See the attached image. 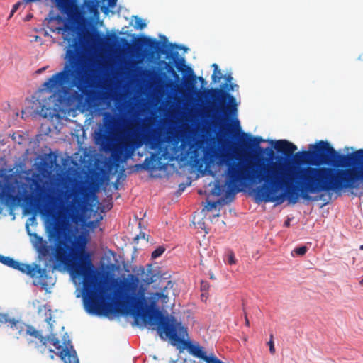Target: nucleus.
Segmentation results:
<instances>
[{
    "label": "nucleus",
    "mask_w": 363,
    "mask_h": 363,
    "mask_svg": "<svg viewBox=\"0 0 363 363\" xmlns=\"http://www.w3.org/2000/svg\"><path fill=\"white\" fill-rule=\"evenodd\" d=\"M159 257V247L156 248L152 253V257L155 259Z\"/></svg>",
    "instance_id": "obj_30"
},
{
    "label": "nucleus",
    "mask_w": 363,
    "mask_h": 363,
    "mask_svg": "<svg viewBox=\"0 0 363 363\" xmlns=\"http://www.w3.org/2000/svg\"><path fill=\"white\" fill-rule=\"evenodd\" d=\"M182 50L185 53L188 48L169 43L165 35L160 34V58H164L163 60H160V98L164 90L174 95L178 93L177 82L179 80V77L174 67L184 74L182 85L186 96L195 92L197 78L193 69L186 65L184 57L179 54V50Z\"/></svg>",
    "instance_id": "obj_5"
},
{
    "label": "nucleus",
    "mask_w": 363,
    "mask_h": 363,
    "mask_svg": "<svg viewBox=\"0 0 363 363\" xmlns=\"http://www.w3.org/2000/svg\"><path fill=\"white\" fill-rule=\"evenodd\" d=\"M13 200H16L17 199L16 196H12Z\"/></svg>",
    "instance_id": "obj_43"
},
{
    "label": "nucleus",
    "mask_w": 363,
    "mask_h": 363,
    "mask_svg": "<svg viewBox=\"0 0 363 363\" xmlns=\"http://www.w3.org/2000/svg\"><path fill=\"white\" fill-rule=\"evenodd\" d=\"M191 363H199V362H196L195 360H192Z\"/></svg>",
    "instance_id": "obj_44"
},
{
    "label": "nucleus",
    "mask_w": 363,
    "mask_h": 363,
    "mask_svg": "<svg viewBox=\"0 0 363 363\" xmlns=\"http://www.w3.org/2000/svg\"><path fill=\"white\" fill-rule=\"evenodd\" d=\"M238 89V84L226 83L221 86V89H209L202 92L212 118L216 119L220 128L225 126L234 132H240L241 130L238 118V104L235 98L225 90L235 91Z\"/></svg>",
    "instance_id": "obj_6"
},
{
    "label": "nucleus",
    "mask_w": 363,
    "mask_h": 363,
    "mask_svg": "<svg viewBox=\"0 0 363 363\" xmlns=\"http://www.w3.org/2000/svg\"><path fill=\"white\" fill-rule=\"evenodd\" d=\"M360 250H363V245L360 246Z\"/></svg>",
    "instance_id": "obj_48"
},
{
    "label": "nucleus",
    "mask_w": 363,
    "mask_h": 363,
    "mask_svg": "<svg viewBox=\"0 0 363 363\" xmlns=\"http://www.w3.org/2000/svg\"><path fill=\"white\" fill-rule=\"evenodd\" d=\"M21 5V4L20 2H18L16 3V4L13 5L12 9H11V15H13L14 12H16L17 11V9H18V7Z\"/></svg>",
    "instance_id": "obj_29"
},
{
    "label": "nucleus",
    "mask_w": 363,
    "mask_h": 363,
    "mask_svg": "<svg viewBox=\"0 0 363 363\" xmlns=\"http://www.w3.org/2000/svg\"><path fill=\"white\" fill-rule=\"evenodd\" d=\"M285 225H286V226H288V225H289V220H288V221H286V222H285Z\"/></svg>",
    "instance_id": "obj_40"
},
{
    "label": "nucleus",
    "mask_w": 363,
    "mask_h": 363,
    "mask_svg": "<svg viewBox=\"0 0 363 363\" xmlns=\"http://www.w3.org/2000/svg\"><path fill=\"white\" fill-rule=\"evenodd\" d=\"M218 159V164H225L226 170V194L234 196L241 191L240 186H245L246 182L259 183L264 184L257 186L254 189L255 199L258 201L277 202L281 203L284 201V196H277L275 184L273 179L266 173L267 164H262L256 169L247 168L245 160H239L238 162H230L227 157L223 154H218L213 147L206 148L203 151V160L206 167H209L214 161Z\"/></svg>",
    "instance_id": "obj_4"
},
{
    "label": "nucleus",
    "mask_w": 363,
    "mask_h": 363,
    "mask_svg": "<svg viewBox=\"0 0 363 363\" xmlns=\"http://www.w3.org/2000/svg\"><path fill=\"white\" fill-rule=\"evenodd\" d=\"M186 361H187V360H186V359H183V360H182V363H186Z\"/></svg>",
    "instance_id": "obj_41"
},
{
    "label": "nucleus",
    "mask_w": 363,
    "mask_h": 363,
    "mask_svg": "<svg viewBox=\"0 0 363 363\" xmlns=\"http://www.w3.org/2000/svg\"><path fill=\"white\" fill-rule=\"evenodd\" d=\"M104 123L105 126L104 131H100L98 133L97 140L101 144L103 150L106 151H112L113 155L118 156L122 155L125 151L128 155L132 154L136 145L134 138L135 130L132 127H128L121 133L118 143L113 145L112 136L115 133L118 120L113 115L106 113L104 117Z\"/></svg>",
    "instance_id": "obj_7"
},
{
    "label": "nucleus",
    "mask_w": 363,
    "mask_h": 363,
    "mask_svg": "<svg viewBox=\"0 0 363 363\" xmlns=\"http://www.w3.org/2000/svg\"><path fill=\"white\" fill-rule=\"evenodd\" d=\"M178 132L182 142V145H184L186 141H189L192 138V133H187L182 126L178 128Z\"/></svg>",
    "instance_id": "obj_19"
},
{
    "label": "nucleus",
    "mask_w": 363,
    "mask_h": 363,
    "mask_svg": "<svg viewBox=\"0 0 363 363\" xmlns=\"http://www.w3.org/2000/svg\"><path fill=\"white\" fill-rule=\"evenodd\" d=\"M104 24H63V26L50 27V30L62 35L69 44L66 51L65 63L62 69L48 79L43 84L44 91L54 98L55 105L68 106L89 95L94 84L91 71L86 69L80 49L81 28H96Z\"/></svg>",
    "instance_id": "obj_3"
},
{
    "label": "nucleus",
    "mask_w": 363,
    "mask_h": 363,
    "mask_svg": "<svg viewBox=\"0 0 363 363\" xmlns=\"http://www.w3.org/2000/svg\"><path fill=\"white\" fill-rule=\"evenodd\" d=\"M147 273L145 274V277H143L144 272H143V274H142V276H143L142 279L147 284H150L153 283L154 281H156V279H155L156 274H154L153 272H152V264H148L147 265Z\"/></svg>",
    "instance_id": "obj_18"
},
{
    "label": "nucleus",
    "mask_w": 363,
    "mask_h": 363,
    "mask_svg": "<svg viewBox=\"0 0 363 363\" xmlns=\"http://www.w3.org/2000/svg\"><path fill=\"white\" fill-rule=\"evenodd\" d=\"M44 69H45V67H43V69H40L39 72H40L41 71H44Z\"/></svg>",
    "instance_id": "obj_45"
},
{
    "label": "nucleus",
    "mask_w": 363,
    "mask_h": 363,
    "mask_svg": "<svg viewBox=\"0 0 363 363\" xmlns=\"http://www.w3.org/2000/svg\"><path fill=\"white\" fill-rule=\"evenodd\" d=\"M218 202L215 201H208L207 206H206V208L207 211H212L213 208H216L217 207Z\"/></svg>",
    "instance_id": "obj_27"
},
{
    "label": "nucleus",
    "mask_w": 363,
    "mask_h": 363,
    "mask_svg": "<svg viewBox=\"0 0 363 363\" xmlns=\"http://www.w3.org/2000/svg\"><path fill=\"white\" fill-rule=\"evenodd\" d=\"M0 323L7 324L14 332V334L17 335V338H18V336L26 337L28 328L32 326L31 325L25 324L15 318H11L7 314L4 313H0Z\"/></svg>",
    "instance_id": "obj_14"
},
{
    "label": "nucleus",
    "mask_w": 363,
    "mask_h": 363,
    "mask_svg": "<svg viewBox=\"0 0 363 363\" xmlns=\"http://www.w3.org/2000/svg\"><path fill=\"white\" fill-rule=\"evenodd\" d=\"M140 238H145V233H140V235H136V236L134 238V241H135V242H138V240L140 239Z\"/></svg>",
    "instance_id": "obj_31"
},
{
    "label": "nucleus",
    "mask_w": 363,
    "mask_h": 363,
    "mask_svg": "<svg viewBox=\"0 0 363 363\" xmlns=\"http://www.w3.org/2000/svg\"><path fill=\"white\" fill-rule=\"evenodd\" d=\"M239 142L242 149L250 152H262L260 144L264 142L269 143L277 152H281L285 155H291L297 150L296 145L286 140H266L262 137H252L243 132L240 134Z\"/></svg>",
    "instance_id": "obj_11"
},
{
    "label": "nucleus",
    "mask_w": 363,
    "mask_h": 363,
    "mask_svg": "<svg viewBox=\"0 0 363 363\" xmlns=\"http://www.w3.org/2000/svg\"><path fill=\"white\" fill-rule=\"evenodd\" d=\"M208 173H209L210 175H212V176L214 175V174L211 171H208Z\"/></svg>",
    "instance_id": "obj_39"
},
{
    "label": "nucleus",
    "mask_w": 363,
    "mask_h": 363,
    "mask_svg": "<svg viewBox=\"0 0 363 363\" xmlns=\"http://www.w3.org/2000/svg\"><path fill=\"white\" fill-rule=\"evenodd\" d=\"M267 345L269 346L270 353L274 354L275 353L276 350H275V347H274V343L273 341V335L272 334L270 335V340L267 342Z\"/></svg>",
    "instance_id": "obj_25"
},
{
    "label": "nucleus",
    "mask_w": 363,
    "mask_h": 363,
    "mask_svg": "<svg viewBox=\"0 0 363 363\" xmlns=\"http://www.w3.org/2000/svg\"><path fill=\"white\" fill-rule=\"evenodd\" d=\"M48 337L49 339V345H53L55 347V348L58 350V352H60L62 349H65L61 345V342H60V340L55 336V335L50 334V335H48Z\"/></svg>",
    "instance_id": "obj_20"
},
{
    "label": "nucleus",
    "mask_w": 363,
    "mask_h": 363,
    "mask_svg": "<svg viewBox=\"0 0 363 363\" xmlns=\"http://www.w3.org/2000/svg\"><path fill=\"white\" fill-rule=\"evenodd\" d=\"M183 115H184L183 113H180V114L179 115V116L182 117V116H183Z\"/></svg>",
    "instance_id": "obj_47"
},
{
    "label": "nucleus",
    "mask_w": 363,
    "mask_h": 363,
    "mask_svg": "<svg viewBox=\"0 0 363 363\" xmlns=\"http://www.w3.org/2000/svg\"><path fill=\"white\" fill-rule=\"evenodd\" d=\"M152 48L155 55L152 78V146L155 152L145 159L142 168L147 170L151 177H157L153 175V171L157 169L156 165L159 163V40L152 43Z\"/></svg>",
    "instance_id": "obj_8"
},
{
    "label": "nucleus",
    "mask_w": 363,
    "mask_h": 363,
    "mask_svg": "<svg viewBox=\"0 0 363 363\" xmlns=\"http://www.w3.org/2000/svg\"><path fill=\"white\" fill-rule=\"evenodd\" d=\"M51 358H52V359H53V358H54V355H53V354H52V355H51Z\"/></svg>",
    "instance_id": "obj_50"
},
{
    "label": "nucleus",
    "mask_w": 363,
    "mask_h": 363,
    "mask_svg": "<svg viewBox=\"0 0 363 363\" xmlns=\"http://www.w3.org/2000/svg\"><path fill=\"white\" fill-rule=\"evenodd\" d=\"M212 67H213V73L212 74V81L214 83H218L220 82V79L223 77V74L220 70L218 68V66L216 64H213Z\"/></svg>",
    "instance_id": "obj_21"
},
{
    "label": "nucleus",
    "mask_w": 363,
    "mask_h": 363,
    "mask_svg": "<svg viewBox=\"0 0 363 363\" xmlns=\"http://www.w3.org/2000/svg\"><path fill=\"white\" fill-rule=\"evenodd\" d=\"M306 251H307V247L306 246L298 247L295 248V250H294L295 253L300 256L305 255Z\"/></svg>",
    "instance_id": "obj_26"
},
{
    "label": "nucleus",
    "mask_w": 363,
    "mask_h": 363,
    "mask_svg": "<svg viewBox=\"0 0 363 363\" xmlns=\"http://www.w3.org/2000/svg\"><path fill=\"white\" fill-rule=\"evenodd\" d=\"M57 354L65 363H79L75 351L71 352L68 349H62Z\"/></svg>",
    "instance_id": "obj_17"
},
{
    "label": "nucleus",
    "mask_w": 363,
    "mask_h": 363,
    "mask_svg": "<svg viewBox=\"0 0 363 363\" xmlns=\"http://www.w3.org/2000/svg\"><path fill=\"white\" fill-rule=\"evenodd\" d=\"M155 295H156V296H159V293H158V292H156V293H155Z\"/></svg>",
    "instance_id": "obj_49"
},
{
    "label": "nucleus",
    "mask_w": 363,
    "mask_h": 363,
    "mask_svg": "<svg viewBox=\"0 0 363 363\" xmlns=\"http://www.w3.org/2000/svg\"><path fill=\"white\" fill-rule=\"evenodd\" d=\"M154 359H157V357L155 356L153 357Z\"/></svg>",
    "instance_id": "obj_51"
},
{
    "label": "nucleus",
    "mask_w": 363,
    "mask_h": 363,
    "mask_svg": "<svg viewBox=\"0 0 363 363\" xmlns=\"http://www.w3.org/2000/svg\"><path fill=\"white\" fill-rule=\"evenodd\" d=\"M326 141L311 145V151L295 153L284 162L268 164L266 173L273 179L277 193L285 187L284 196L295 204L299 198L311 200L310 194L358 189L363 183V167L357 169H336L329 167H301V164H323Z\"/></svg>",
    "instance_id": "obj_2"
},
{
    "label": "nucleus",
    "mask_w": 363,
    "mask_h": 363,
    "mask_svg": "<svg viewBox=\"0 0 363 363\" xmlns=\"http://www.w3.org/2000/svg\"><path fill=\"white\" fill-rule=\"evenodd\" d=\"M38 239L41 242V245L38 247L39 252L43 256L48 255L50 252L49 247L45 243H43V238L41 237H39Z\"/></svg>",
    "instance_id": "obj_22"
},
{
    "label": "nucleus",
    "mask_w": 363,
    "mask_h": 363,
    "mask_svg": "<svg viewBox=\"0 0 363 363\" xmlns=\"http://www.w3.org/2000/svg\"><path fill=\"white\" fill-rule=\"evenodd\" d=\"M360 284H361L362 285H363V278H362V280L360 281Z\"/></svg>",
    "instance_id": "obj_42"
},
{
    "label": "nucleus",
    "mask_w": 363,
    "mask_h": 363,
    "mask_svg": "<svg viewBox=\"0 0 363 363\" xmlns=\"http://www.w3.org/2000/svg\"><path fill=\"white\" fill-rule=\"evenodd\" d=\"M30 108L33 113L43 118H52L54 116L55 109L50 106H48L45 101H40V99H33Z\"/></svg>",
    "instance_id": "obj_15"
},
{
    "label": "nucleus",
    "mask_w": 363,
    "mask_h": 363,
    "mask_svg": "<svg viewBox=\"0 0 363 363\" xmlns=\"http://www.w3.org/2000/svg\"><path fill=\"white\" fill-rule=\"evenodd\" d=\"M133 17L135 18V23H145L143 19H141L140 18H139V17H138L136 16H134Z\"/></svg>",
    "instance_id": "obj_34"
},
{
    "label": "nucleus",
    "mask_w": 363,
    "mask_h": 363,
    "mask_svg": "<svg viewBox=\"0 0 363 363\" xmlns=\"http://www.w3.org/2000/svg\"><path fill=\"white\" fill-rule=\"evenodd\" d=\"M225 261L228 264H234L236 263L234 253L232 251H228L225 255Z\"/></svg>",
    "instance_id": "obj_23"
},
{
    "label": "nucleus",
    "mask_w": 363,
    "mask_h": 363,
    "mask_svg": "<svg viewBox=\"0 0 363 363\" xmlns=\"http://www.w3.org/2000/svg\"><path fill=\"white\" fill-rule=\"evenodd\" d=\"M98 188L99 184L94 182L80 184L73 190L72 201L67 213L59 211L54 215L55 220L49 233L50 237L57 240L55 259L60 264H66L72 255L70 269L74 277L82 278L84 304L89 313L131 315L135 325L147 327L159 333V307L155 301L127 294L117 280L113 293L106 294L107 289L102 285L92 263L91 255L86 250L85 243L79 244L77 250H74L61 240L65 221L68 218L74 220L79 217Z\"/></svg>",
    "instance_id": "obj_1"
},
{
    "label": "nucleus",
    "mask_w": 363,
    "mask_h": 363,
    "mask_svg": "<svg viewBox=\"0 0 363 363\" xmlns=\"http://www.w3.org/2000/svg\"><path fill=\"white\" fill-rule=\"evenodd\" d=\"M224 77H225V79L226 80L227 84L231 83V82L233 80V77L231 76V74H226V75H225Z\"/></svg>",
    "instance_id": "obj_32"
},
{
    "label": "nucleus",
    "mask_w": 363,
    "mask_h": 363,
    "mask_svg": "<svg viewBox=\"0 0 363 363\" xmlns=\"http://www.w3.org/2000/svg\"><path fill=\"white\" fill-rule=\"evenodd\" d=\"M146 26L147 24H134V27L136 29H143Z\"/></svg>",
    "instance_id": "obj_33"
},
{
    "label": "nucleus",
    "mask_w": 363,
    "mask_h": 363,
    "mask_svg": "<svg viewBox=\"0 0 363 363\" xmlns=\"http://www.w3.org/2000/svg\"><path fill=\"white\" fill-rule=\"evenodd\" d=\"M164 250H165L164 247H163L162 246L160 245V255H162V254L164 252Z\"/></svg>",
    "instance_id": "obj_36"
},
{
    "label": "nucleus",
    "mask_w": 363,
    "mask_h": 363,
    "mask_svg": "<svg viewBox=\"0 0 363 363\" xmlns=\"http://www.w3.org/2000/svg\"><path fill=\"white\" fill-rule=\"evenodd\" d=\"M323 164H331L333 167H347L352 166L351 169L363 167V149L358 150L347 155L338 154L335 150L326 142Z\"/></svg>",
    "instance_id": "obj_12"
},
{
    "label": "nucleus",
    "mask_w": 363,
    "mask_h": 363,
    "mask_svg": "<svg viewBox=\"0 0 363 363\" xmlns=\"http://www.w3.org/2000/svg\"><path fill=\"white\" fill-rule=\"evenodd\" d=\"M201 287V291H203L202 294H201V298H202L203 301H204L205 300L204 298H206V294H205L204 291L208 288V284L206 283V282H202Z\"/></svg>",
    "instance_id": "obj_28"
},
{
    "label": "nucleus",
    "mask_w": 363,
    "mask_h": 363,
    "mask_svg": "<svg viewBox=\"0 0 363 363\" xmlns=\"http://www.w3.org/2000/svg\"><path fill=\"white\" fill-rule=\"evenodd\" d=\"M166 275L167 274L160 273V313L162 312L164 319L174 325L179 322L175 318L172 311L179 291L175 287V283L169 280Z\"/></svg>",
    "instance_id": "obj_10"
},
{
    "label": "nucleus",
    "mask_w": 363,
    "mask_h": 363,
    "mask_svg": "<svg viewBox=\"0 0 363 363\" xmlns=\"http://www.w3.org/2000/svg\"><path fill=\"white\" fill-rule=\"evenodd\" d=\"M26 342L29 345L33 346L40 353L43 354L48 350L52 354H55L54 350L49 347L48 335H43L41 331L37 330L33 325L28 328Z\"/></svg>",
    "instance_id": "obj_13"
},
{
    "label": "nucleus",
    "mask_w": 363,
    "mask_h": 363,
    "mask_svg": "<svg viewBox=\"0 0 363 363\" xmlns=\"http://www.w3.org/2000/svg\"><path fill=\"white\" fill-rule=\"evenodd\" d=\"M44 69H45V67H43V69H40L39 72H40L41 71H44Z\"/></svg>",
    "instance_id": "obj_46"
},
{
    "label": "nucleus",
    "mask_w": 363,
    "mask_h": 363,
    "mask_svg": "<svg viewBox=\"0 0 363 363\" xmlns=\"http://www.w3.org/2000/svg\"><path fill=\"white\" fill-rule=\"evenodd\" d=\"M245 323H246L247 325H249V320H248V319L247 318L245 319Z\"/></svg>",
    "instance_id": "obj_37"
},
{
    "label": "nucleus",
    "mask_w": 363,
    "mask_h": 363,
    "mask_svg": "<svg viewBox=\"0 0 363 363\" xmlns=\"http://www.w3.org/2000/svg\"><path fill=\"white\" fill-rule=\"evenodd\" d=\"M0 262L31 277L34 286H40L42 289H46L48 286L54 284L52 278L48 274L47 270L40 267L35 263H22L1 255H0Z\"/></svg>",
    "instance_id": "obj_9"
},
{
    "label": "nucleus",
    "mask_w": 363,
    "mask_h": 363,
    "mask_svg": "<svg viewBox=\"0 0 363 363\" xmlns=\"http://www.w3.org/2000/svg\"><path fill=\"white\" fill-rule=\"evenodd\" d=\"M135 46L138 55L143 58L150 55L151 46L150 39L147 38H140L135 43Z\"/></svg>",
    "instance_id": "obj_16"
},
{
    "label": "nucleus",
    "mask_w": 363,
    "mask_h": 363,
    "mask_svg": "<svg viewBox=\"0 0 363 363\" xmlns=\"http://www.w3.org/2000/svg\"><path fill=\"white\" fill-rule=\"evenodd\" d=\"M224 191V187L223 186L220 185L219 184H217L215 185V188L213 189V194L219 196Z\"/></svg>",
    "instance_id": "obj_24"
},
{
    "label": "nucleus",
    "mask_w": 363,
    "mask_h": 363,
    "mask_svg": "<svg viewBox=\"0 0 363 363\" xmlns=\"http://www.w3.org/2000/svg\"><path fill=\"white\" fill-rule=\"evenodd\" d=\"M200 81H201L202 82H204V79L203 77H199V78Z\"/></svg>",
    "instance_id": "obj_38"
},
{
    "label": "nucleus",
    "mask_w": 363,
    "mask_h": 363,
    "mask_svg": "<svg viewBox=\"0 0 363 363\" xmlns=\"http://www.w3.org/2000/svg\"><path fill=\"white\" fill-rule=\"evenodd\" d=\"M33 16L31 14H28L25 18H24V21H30V19L32 18Z\"/></svg>",
    "instance_id": "obj_35"
}]
</instances>
